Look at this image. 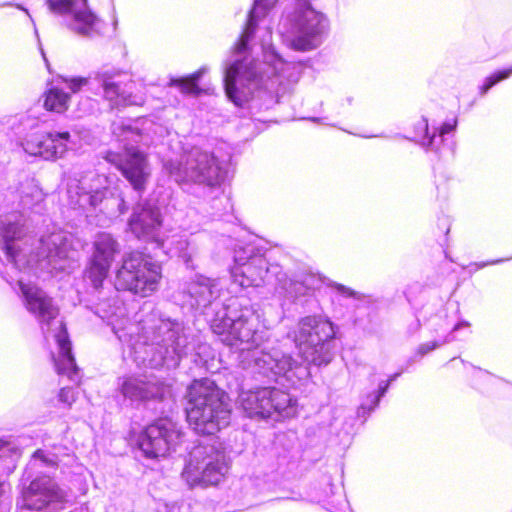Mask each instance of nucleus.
<instances>
[{"mask_svg": "<svg viewBox=\"0 0 512 512\" xmlns=\"http://www.w3.org/2000/svg\"><path fill=\"white\" fill-rule=\"evenodd\" d=\"M111 265L90 257L84 276L95 288H100L108 277Z\"/></svg>", "mask_w": 512, "mask_h": 512, "instance_id": "nucleus-23", "label": "nucleus"}, {"mask_svg": "<svg viewBox=\"0 0 512 512\" xmlns=\"http://www.w3.org/2000/svg\"><path fill=\"white\" fill-rule=\"evenodd\" d=\"M262 255H264V253L256 248L254 244L238 243L234 248V266L231 269H241V267H245L246 264L253 261L256 256Z\"/></svg>", "mask_w": 512, "mask_h": 512, "instance_id": "nucleus-25", "label": "nucleus"}, {"mask_svg": "<svg viewBox=\"0 0 512 512\" xmlns=\"http://www.w3.org/2000/svg\"><path fill=\"white\" fill-rule=\"evenodd\" d=\"M84 1V4H86L87 0H83Z\"/></svg>", "mask_w": 512, "mask_h": 512, "instance_id": "nucleus-42", "label": "nucleus"}, {"mask_svg": "<svg viewBox=\"0 0 512 512\" xmlns=\"http://www.w3.org/2000/svg\"><path fill=\"white\" fill-rule=\"evenodd\" d=\"M119 252L117 241L108 233H100L93 243L92 258L112 265Z\"/></svg>", "mask_w": 512, "mask_h": 512, "instance_id": "nucleus-22", "label": "nucleus"}, {"mask_svg": "<svg viewBox=\"0 0 512 512\" xmlns=\"http://www.w3.org/2000/svg\"><path fill=\"white\" fill-rule=\"evenodd\" d=\"M202 71H196L189 76L171 79L169 86H175L184 94L199 95L202 89L198 87L197 81L201 77Z\"/></svg>", "mask_w": 512, "mask_h": 512, "instance_id": "nucleus-26", "label": "nucleus"}, {"mask_svg": "<svg viewBox=\"0 0 512 512\" xmlns=\"http://www.w3.org/2000/svg\"><path fill=\"white\" fill-rule=\"evenodd\" d=\"M268 398L271 405V415L277 413L283 417H292L297 413V399L288 391L268 387Z\"/></svg>", "mask_w": 512, "mask_h": 512, "instance_id": "nucleus-21", "label": "nucleus"}, {"mask_svg": "<svg viewBox=\"0 0 512 512\" xmlns=\"http://www.w3.org/2000/svg\"><path fill=\"white\" fill-rule=\"evenodd\" d=\"M257 26H258V24H257L256 16H255V8H252L248 13L247 21L245 23L243 31L254 36Z\"/></svg>", "mask_w": 512, "mask_h": 512, "instance_id": "nucleus-33", "label": "nucleus"}, {"mask_svg": "<svg viewBox=\"0 0 512 512\" xmlns=\"http://www.w3.org/2000/svg\"><path fill=\"white\" fill-rule=\"evenodd\" d=\"M69 140L70 133L68 131L58 133L35 132L25 140L24 150L30 155L39 156L45 160H56L67 151Z\"/></svg>", "mask_w": 512, "mask_h": 512, "instance_id": "nucleus-12", "label": "nucleus"}, {"mask_svg": "<svg viewBox=\"0 0 512 512\" xmlns=\"http://www.w3.org/2000/svg\"><path fill=\"white\" fill-rule=\"evenodd\" d=\"M56 341L59 346V353L53 356V362L59 375H67L70 379L78 375L79 368L72 354V345L69 339L66 325L61 323L60 330L56 335Z\"/></svg>", "mask_w": 512, "mask_h": 512, "instance_id": "nucleus-19", "label": "nucleus"}, {"mask_svg": "<svg viewBox=\"0 0 512 512\" xmlns=\"http://www.w3.org/2000/svg\"><path fill=\"white\" fill-rule=\"evenodd\" d=\"M512 76V65L505 69L497 70L487 76L484 83L479 86V94L485 95L492 87Z\"/></svg>", "mask_w": 512, "mask_h": 512, "instance_id": "nucleus-27", "label": "nucleus"}, {"mask_svg": "<svg viewBox=\"0 0 512 512\" xmlns=\"http://www.w3.org/2000/svg\"><path fill=\"white\" fill-rule=\"evenodd\" d=\"M212 332L227 346L253 349L261 341L260 320L257 316H241L235 320L229 317H215L210 324Z\"/></svg>", "mask_w": 512, "mask_h": 512, "instance_id": "nucleus-8", "label": "nucleus"}, {"mask_svg": "<svg viewBox=\"0 0 512 512\" xmlns=\"http://www.w3.org/2000/svg\"><path fill=\"white\" fill-rule=\"evenodd\" d=\"M457 126V120H452L450 122H445L439 128V134L442 136L444 134L452 132Z\"/></svg>", "mask_w": 512, "mask_h": 512, "instance_id": "nucleus-36", "label": "nucleus"}, {"mask_svg": "<svg viewBox=\"0 0 512 512\" xmlns=\"http://www.w3.org/2000/svg\"><path fill=\"white\" fill-rule=\"evenodd\" d=\"M239 405L249 418L266 419L271 417L268 387L242 391L239 395Z\"/></svg>", "mask_w": 512, "mask_h": 512, "instance_id": "nucleus-18", "label": "nucleus"}, {"mask_svg": "<svg viewBox=\"0 0 512 512\" xmlns=\"http://www.w3.org/2000/svg\"><path fill=\"white\" fill-rule=\"evenodd\" d=\"M274 6V0H255L254 7H263L265 10H269Z\"/></svg>", "mask_w": 512, "mask_h": 512, "instance_id": "nucleus-38", "label": "nucleus"}, {"mask_svg": "<svg viewBox=\"0 0 512 512\" xmlns=\"http://www.w3.org/2000/svg\"><path fill=\"white\" fill-rule=\"evenodd\" d=\"M24 298L25 308L33 314L41 324L50 326L51 322L59 316V308L54 304L53 298L48 296L37 285L18 281Z\"/></svg>", "mask_w": 512, "mask_h": 512, "instance_id": "nucleus-14", "label": "nucleus"}, {"mask_svg": "<svg viewBox=\"0 0 512 512\" xmlns=\"http://www.w3.org/2000/svg\"><path fill=\"white\" fill-rule=\"evenodd\" d=\"M66 502V494L49 476H39L24 487L17 500L21 510L41 511L51 503Z\"/></svg>", "mask_w": 512, "mask_h": 512, "instance_id": "nucleus-11", "label": "nucleus"}, {"mask_svg": "<svg viewBox=\"0 0 512 512\" xmlns=\"http://www.w3.org/2000/svg\"><path fill=\"white\" fill-rule=\"evenodd\" d=\"M0 235L3 242H14L23 238L22 227L13 222L2 224L0 227Z\"/></svg>", "mask_w": 512, "mask_h": 512, "instance_id": "nucleus-28", "label": "nucleus"}, {"mask_svg": "<svg viewBox=\"0 0 512 512\" xmlns=\"http://www.w3.org/2000/svg\"><path fill=\"white\" fill-rule=\"evenodd\" d=\"M182 432L169 418L156 419L147 425L137 439V445L146 458L165 457L182 443Z\"/></svg>", "mask_w": 512, "mask_h": 512, "instance_id": "nucleus-9", "label": "nucleus"}, {"mask_svg": "<svg viewBox=\"0 0 512 512\" xmlns=\"http://www.w3.org/2000/svg\"><path fill=\"white\" fill-rule=\"evenodd\" d=\"M41 98L46 111L60 115L69 110L72 102L71 94L58 86L47 88Z\"/></svg>", "mask_w": 512, "mask_h": 512, "instance_id": "nucleus-20", "label": "nucleus"}, {"mask_svg": "<svg viewBox=\"0 0 512 512\" xmlns=\"http://www.w3.org/2000/svg\"><path fill=\"white\" fill-rule=\"evenodd\" d=\"M73 20L75 25L72 30L79 35L88 36L95 30L98 18L90 10H79L74 12Z\"/></svg>", "mask_w": 512, "mask_h": 512, "instance_id": "nucleus-24", "label": "nucleus"}, {"mask_svg": "<svg viewBox=\"0 0 512 512\" xmlns=\"http://www.w3.org/2000/svg\"><path fill=\"white\" fill-rule=\"evenodd\" d=\"M333 287L343 296L345 297H349V298H357L358 297V293L353 290L352 288L350 287H347L343 284H339V283H336L333 285Z\"/></svg>", "mask_w": 512, "mask_h": 512, "instance_id": "nucleus-34", "label": "nucleus"}, {"mask_svg": "<svg viewBox=\"0 0 512 512\" xmlns=\"http://www.w3.org/2000/svg\"><path fill=\"white\" fill-rule=\"evenodd\" d=\"M32 457L41 461L46 466L56 468L58 466V456L56 454H48L42 449H37Z\"/></svg>", "mask_w": 512, "mask_h": 512, "instance_id": "nucleus-31", "label": "nucleus"}, {"mask_svg": "<svg viewBox=\"0 0 512 512\" xmlns=\"http://www.w3.org/2000/svg\"><path fill=\"white\" fill-rule=\"evenodd\" d=\"M120 391L124 397L136 402L162 401L164 383L147 376H128L123 379Z\"/></svg>", "mask_w": 512, "mask_h": 512, "instance_id": "nucleus-15", "label": "nucleus"}, {"mask_svg": "<svg viewBox=\"0 0 512 512\" xmlns=\"http://www.w3.org/2000/svg\"><path fill=\"white\" fill-rule=\"evenodd\" d=\"M388 388V382H385L383 386L379 387L377 395H375V402L374 404L377 405L380 401V398L384 395Z\"/></svg>", "mask_w": 512, "mask_h": 512, "instance_id": "nucleus-40", "label": "nucleus"}, {"mask_svg": "<svg viewBox=\"0 0 512 512\" xmlns=\"http://www.w3.org/2000/svg\"><path fill=\"white\" fill-rule=\"evenodd\" d=\"M269 263L265 255L256 256L253 261L241 269H231L235 283L241 287H260L268 280Z\"/></svg>", "mask_w": 512, "mask_h": 512, "instance_id": "nucleus-17", "label": "nucleus"}, {"mask_svg": "<svg viewBox=\"0 0 512 512\" xmlns=\"http://www.w3.org/2000/svg\"><path fill=\"white\" fill-rule=\"evenodd\" d=\"M103 159L120 172L134 191L139 194L145 192L151 177L146 152L137 146L125 145L122 151H105Z\"/></svg>", "mask_w": 512, "mask_h": 512, "instance_id": "nucleus-7", "label": "nucleus"}, {"mask_svg": "<svg viewBox=\"0 0 512 512\" xmlns=\"http://www.w3.org/2000/svg\"><path fill=\"white\" fill-rule=\"evenodd\" d=\"M186 419L201 435H214L229 424L227 393L209 378L194 379L187 388Z\"/></svg>", "mask_w": 512, "mask_h": 512, "instance_id": "nucleus-1", "label": "nucleus"}, {"mask_svg": "<svg viewBox=\"0 0 512 512\" xmlns=\"http://www.w3.org/2000/svg\"><path fill=\"white\" fill-rule=\"evenodd\" d=\"M228 473L225 452L213 444L194 446L185 460L181 477L190 488L215 487Z\"/></svg>", "mask_w": 512, "mask_h": 512, "instance_id": "nucleus-4", "label": "nucleus"}, {"mask_svg": "<svg viewBox=\"0 0 512 512\" xmlns=\"http://www.w3.org/2000/svg\"><path fill=\"white\" fill-rule=\"evenodd\" d=\"M336 333V326L329 318L309 315L299 320L293 340L306 362L321 366L332 360L329 342L335 339Z\"/></svg>", "mask_w": 512, "mask_h": 512, "instance_id": "nucleus-2", "label": "nucleus"}, {"mask_svg": "<svg viewBox=\"0 0 512 512\" xmlns=\"http://www.w3.org/2000/svg\"><path fill=\"white\" fill-rule=\"evenodd\" d=\"M253 38V35H250L249 33L242 30L240 33L238 39L233 44L232 51L234 54H242L245 51L248 50V44L250 40Z\"/></svg>", "mask_w": 512, "mask_h": 512, "instance_id": "nucleus-30", "label": "nucleus"}, {"mask_svg": "<svg viewBox=\"0 0 512 512\" xmlns=\"http://www.w3.org/2000/svg\"><path fill=\"white\" fill-rule=\"evenodd\" d=\"M162 279V268L151 255L139 250L127 253L116 272L115 286L141 298L154 294Z\"/></svg>", "mask_w": 512, "mask_h": 512, "instance_id": "nucleus-3", "label": "nucleus"}, {"mask_svg": "<svg viewBox=\"0 0 512 512\" xmlns=\"http://www.w3.org/2000/svg\"><path fill=\"white\" fill-rule=\"evenodd\" d=\"M285 25L294 35L292 47L307 51L317 46L318 38L325 30V16L313 9L309 0H296L293 10L285 17Z\"/></svg>", "mask_w": 512, "mask_h": 512, "instance_id": "nucleus-6", "label": "nucleus"}, {"mask_svg": "<svg viewBox=\"0 0 512 512\" xmlns=\"http://www.w3.org/2000/svg\"><path fill=\"white\" fill-rule=\"evenodd\" d=\"M50 11L56 14H68L74 11L77 0H46Z\"/></svg>", "mask_w": 512, "mask_h": 512, "instance_id": "nucleus-29", "label": "nucleus"}, {"mask_svg": "<svg viewBox=\"0 0 512 512\" xmlns=\"http://www.w3.org/2000/svg\"><path fill=\"white\" fill-rule=\"evenodd\" d=\"M420 126H421V129H422V130H425V131H426V130H427V128H428V125H427V123H426V122H422V123L420 124Z\"/></svg>", "mask_w": 512, "mask_h": 512, "instance_id": "nucleus-41", "label": "nucleus"}, {"mask_svg": "<svg viewBox=\"0 0 512 512\" xmlns=\"http://www.w3.org/2000/svg\"><path fill=\"white\" fill-rule=\"evenodd\" d=\"M439 345L440 344L437 341L423 343V344L419 345V347L417 348V353L423 356V355L435 350L437 347H439Z\"/></svg>", "mask_w": 512, "mask_h": 512, "instance_id": "nucleus-35", "label": "nucleus"}, {"mask_svg": "<svg viewBox=\"0 0 512 512\" xmlns=\"http://www.w3.org/2000/svg\"><path fill=\"white\" fill-rule=\"evenodd\" d=\"M161 224L159 209L148 203L135 207L128 220L129 230L138 239L152 237Z\"/></svg>", "mask_w": 512, "mask_h": 512, "instance_id": "nucleus-16", "label": "nucleus"}, {"mask_svg": "<svg viewBox=\"0 0 512 512\" xmlns=\"http://www.w3.org/2000/svg\"><path fill=\"white\" fill-rule=\"evenodd\" d=\"M176 175L179 182L215 188L224 182L226 172L213 154L197 151L187 154L180 161Z\"/></svg>", "mask_w": 512, "mask_h": 512, "instance_id": "nucleus-10", "label": "nucleus"}, {"mask_svg": "<svg viewBox=\"0 0 512 512\" xmlns=\"http://www.w3.org/2000/svg\"><path fill=\"white\" fill-rule=\"evenodd\" d=\"M259 77L255 59L245 57L235 60L225 70L224 89L227 98L236 106L242 107L248 101V97L237 88L236 81L244 79L252 82Z\"/></svg>", "mask_w": 512, "mask_h": 512, "instance_id": "nucleus-13", "label": "nucleus"}, {"mask_svg": "<svg viewBox=\"0 0 512 512\" xmlns=\"http://www.w3.org/2000/svg\"><path fill=\"white\" fill-rule=\"evenodd\" d=\"M71 82L73 92H77L83 85L87 84V80L84 78L73 79Z\"/></svg>", "mask_w": 512, "mask_h": 512, "instance_id": "nucleus-39", "label": "nucleus"}, {"mask_svg": "<svg viewBox=\"0 0 512 512\" xmlns=\"http://www.w3.org/2000/svg\"><path fill=\"white\" fill-rule=\"evenodd\" d=\"M103 90V98L111 108L141 107L146 102V89L126 70L97 72L95 76Z\"/></svg>", "mask_w": 512, "mask_h": 512, "instance_id": "nucleus-5", "label": "nucleus"}, {"mask_svg": "<svg viewBox=\"0 0 512 512\" xmlns=\"http://www.w3.org/2000/svg\"><path fill=\"white\" fill-rule=\"evenodd\" d=\"M3 250L9 258L15 260L18 250L15 249L13 242H4Z\"/></svg>", "mask_w": 512, "mask_h": 512, "instance_id": "nucleus-37", "label": "nucleus"}, {"mask_svg": "<svg viewBox=\"0 0 512 512\" xmlns=\"http://www.w3.org/2000/svg\"><path fill=\"white\" fill-rule=\"evenodd\" d=\"M77 399V392L71 387H63L59 390L58 400L66 405L67 407H71L72 404Z\"/></svg>", "mask_w": 512, "mask_h": 512, "instance_id": "nucleus-32", "label": "nucleus"}]
</instances>
